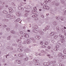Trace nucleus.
<instances>
[{
    "label": "nucleus",
    "mask_w": 66,
    "mask_h": 66,
    "mask_svg": "<svg viewBox=\"0 0 66 66\" xmlns=\"http://www.w3.org/2000/svg\"><path fill=\"white\" fill-rule=\"evenodd\" d=\"M58 43L59 45H64V42L63 41H59L58 42Z\"/></svg>",
    "instance_id": "f257e3e1"
},
{
    "label": "nucleus",
    "mask_w": 66,
    "mask_h": 66,
    "mask_svg": "<svg viewBox=\"0 0 66 66\" xmlns=\"http://www.w3.org/2000/svg\"><path fill=\"white\" fill-rule=\"evenodd\" d=\"M24 37L26 38H29V35L27 34H25L24 35Z\"/></svg>",
    "instance_id": "f03ea898"
},
{
    "label": "nucleus",
    "mask_w": 66,
    "mask_h": 66,
    "mask_svg": "<svg viewBox=\"0 0 66 66\" xmlns=\"http://www.w3.org/2000/svg\"><path fill=\"white\" fill-rule=\"evenodd\" d=\"M9 12L10 13H12L13 12V10L12 8L10 7L9 8Z\"/></svg>",
    "instance_id": "7ed1b4c3"
},
{
    "label": "nucleus",
    "mask_w": 66,
    "mask_h": 66,
    "mask_svg": "<svg viewBox=\"0 0 66 66\" xmlns=\"http://www.w3.org/2000/svg\"><path fill=\"white\" fill-rule=\"evenodd\" d=\"M51 0H45L44 3H46V4H47V2L50 3V2H51Z\"/></svg>",
    "instance_id": "20e7f679"
},
{
    "label": "nucleus",
    "mask_w": 66,
    "mask_h": 66,
    "mask_svg": "<svg viewBox=\"0 0 66 66\" xmlns=\"http://www.w3.org/2000/svg\"><path fill=\"white\" fill-rule=\"evenodd\" d=\"M16 61L17 63L19 64H20L21 63V61H20V60H16Z\"/></svg>",
    "instance_id": "39448f33"
},
{
    "label": "nucleus",
    "mask_w": 66,
    "mask_h": 66,
    "mask_svg": "<svg viewBox=\"0 0 66 66\" xmlns=\"http://www.w3.org/2000/svg\"><path fill=\"white\" fill-rule=\"evenodd\" d=\"M16 42L18 44H21V40L18 39L16 40Z\"/></svg>",
    "instance_id": "423d86ee"
},
{
    "label": "nucleus",
    "mask_w": 66,
    "mask_h": 66,
    "mask_svg": "<svg viewBox=\"0 0 66 66\" xmlns=\"http://www.w3.org/2000/svg\"><path fill=\"white\" fill-rule=\"evenodd\" d=\"M31 39L33 41V43H36V41H35V40L34 39V38H31Z\"/></svg>",
    "instance_id": "0eeeda50"
},
{
    "label": "nucleus",
    "mask_w": 66,
    "mask_h": 66,
    "mask_svg": "<svg viewBox=\"0 0 66 66\" xmlns=\"http://www.w3.org/2000/svg\"><path fill=\"white\" fill-rule=\"evenodd\" d=\"M56 30H58V31H61V28L59 27H56Z\"/></svg>",
    "instance_id": "6e6552de"
},
{
    "label": "nucleus",
    "mask_w": 66,
    "mask_h": 66,
    "mask_svg": "<svg viewBox=\"0 0 66 66\" xmlns=\"http://www.w3.org/2000/svg\"><path fill=\"white\" fill-rule=\"evenodd\" d=\"M55 34V32H51V33L50 34L51 36H53Z\"/></svg>",
    "instance_id": "1a4fd4ad"
},
{
    "label": "nucleus",
    "mask_w": 66,
    "mask_h": 66,
    "mask_svg": "<svg viewBox=\"0 0 66 66\" xmlns=\"http://www.w3.org/2000/svg\"><path fill=\"white\" fill-rule=\"evenodd\" d=\"M16 14L17 16H18L19 17V16H21V14L20 13L18 12L16 13Z\"/></svg>",
    "instance_id": "9d476101"
},
{
    "label": "nucleus",
    "mask_w": 66,
    "mask_h": 66,
    "mask_svg": "<svg viewBox=\"0 0 66 66\" xmlns=\"http://www.w3.org/2000/svg\"><path fill=\"white\" fill-rule=\"evenodd\" d=\"M26 42L27 44H29L30 43V40L29 39H28L26 40Z\"/></svg>",
    "instance_id": "9b49d317"
},
{
    "label": "nucleus",
    "mask_w": 66,
    "mask_h": 66,
    "mask_svg": "<svg viewBox=\"0 0 66 66\" xmlns=\"http://www.w3.org/2000/svg\"><path fill=\"white\" fill-rule=\"evenodd\" d=\"M61 57L62 59H65L66 58V56L65 55H63Z\"/></svg>",
    "instance_id": "f8f14e48"
},
{
    "label": "nucleus",
    "mask_w": 66,
    "mask_h": 66,
    "mask_svg": "<svg viewBox=\"0 0 66 66\" xmlns=\"http://www.w3.org/2000/svg\"><path fill=\"white\" fill-rule=\"evenodd\" d=\"M25 51H26V52H29L30 51V50L28 48H27L25 49Z\"/></svg>",
    "instance_id": "ddd939ff"
},
{
    "label": "nucleus",
    "mask_w": 66,
    "mask_h": 66,
    "mask_svg": "<svg viewBox=\"0 0 66 66\" xmlns=\"http://www.w3.org/2000/svg\"><path fill=\"white\" fill-rule=\"evenodd\" d=\"M3 13H4V14H7V12L6 11L4 10L3 11Z\"/></svg>",
    "instance_id": "4468645a"
},
{
    "label": "nucleus",
    "mask_w": 66,
    "mask_h": 66,
    "mask_svg": "<svg viewBox=\"0 0 66 66\" xmlns=\"http://www.w3.org/2000/svg\"><path fill=\"white\" fill-rule=\"evenodd\" d=\"M18 51L19 52H22L23 50H22L20 48H18L17 49Z\"/></svg>",
    "instance_id": "2eb2a0df"
},
{
    "label": "nucleus",
    "mask_w": 66,
    "mask_h": 66,
    "mask_svg": "<svg viewBox=\"0 0 66 66\" xmlns=\"http://www.w3.org/2000/svg\"><path fill=\"white\" fill-rule=\"evenodd\" d=\"M62 32V33H65L66 31L64 29V28H62L61 29Z\"/></svg>",
    "instance_id": "dca6fc26"
},
{
    "label": "nucleus",
    "mask_w": 66,
    "mask_h": 66,
    "mask_svg": "<svg viewBox=\"0 0 66 66\" xmlns=\"http://www.w3.org/2000/svg\"><path fill=\"white\" fill-rule=\"evenodd\" d=\"M24 61H27L28 60H29V59L28 58V57H26L24 59Z\"/></svg>",
    "instance_id": "f3484780"
},
{
    "label": "nucleus",
    "mask_w": 66,
    "mask_h": 66,
    "mask_svg": "<svg viewBox=\"0 0 66 66\" xmlns=\"http://www.w3.org/2000/svg\"><path fill=\"white\" fill-rule=\"evenodd\" d=\"M36 38L37 39H39L40 38V36H37L36 37Z\"/></svg>",
    "instance_id": "a211bd4d"
},
{
    "label": "nucleus",
    "mask_w": 66,
    "mask_h": 66,
    "mask_svg": "<svg viewBox=\"0 0 66 66\" xmlns=\"http://www.w3.org/2000/svg\"><path fill=\"white\" fill-rule=\"evenodd\" d=\"M6 17H7L8 18H10L11 17V14H7Z\"/></svg>",
    "instance_id": "6ab92c4d"
},
{
    "label": "nucleus",
    "mask_w": 66,
    "mask_h": 66,
    "mask_svg": "<svg viewBox=\"0 0 66 66\" xmlns=\"http://www.w3.org/2000/svg\"><path fill=\"white\" fill-rule=\"evenodd\" d=\"M18 46L19 48H22L23 47V46L21 45H19Z\"/></svg>",
    "instance_id": "aec40b11"
},
{
    "label": "nucleus",
    "mask_w": 66,
    "mask_h": 66,
    "mask_svg": "<svg viewBox=\"0 0 66 66\" xmlns=\"http://www.w3.org/2000/svg\"><path fill=\"white\" fill-rule=\"evenodd\" d=\"M11 37L12 36H10L7 38V39H8V40H10V39H11Z\"/></svg>",
    "instance_id": "412c9836"
},
{
    "label": "nucleus",
    "mask_w": 66,
    "mask_h": 66,
    "mask_svg": "<svg viewBox=\"0 0 66 66\" xmlns=\"http://www.w3.org/2000/svg\"><path fill=\"white\" fill-rule=\"evenodd\" d=\"M49 6H48L46 5V8H45V9H46V10H49Z\"/></svg>",
    "instance_id": "4be33fe9"
},
{
    "label": "nucleus",
    "mask_w": 66,
    "mask_h": 66,
    "mask_svg": "<svg viewBox=\"0 0 66 66\" xmlns=\"http://www.w3.org/2000/svg\"><path fill=\"white\" fill-rule=\"evenodd\" d=\"M11 33H12V34H15V31L14 30H11Z\"/></svg>",
    "instance_id": "5701e85b"
},
{
    "label": "nucleus",
    "mask_w": 66,
    "mask_h": 66,
    "mask_svg": "<svg viewBox=\"0 0 66 66\" xmlns=\"http://www.w3.org/2000/svg\"><path fill=\"white\" fill-rule=\"evenodd\" d=\"M62 55V53H59L58 54V56H61Z\"/></svg>",
    "instance_id": "b1692460"
},
{
    "label": "nucleus",
    "mask_w": 66,
    "mask_h": 66,
    "mask_svg": "<svg viewBox=\"0 0 66 66\" xmlns=\"http://www.w3.org/2000/svg\"><path fill=\"white\" fill-rule=\"evenodd\" d=\"M55 5H56V6H59V5H60V3H56L55 4Z\"/></svg>",
    "instance_id": "393cba45"
},
{
    "label": "nucleus",
    "mask_w": 66,
    "mask_h": 66,
    "mask_svg": "<svg viewBox=\"0 0 66 66\" xmlns=\"http://www.w3.org/2000/svg\"><path fill=\"white\" fill-rule=\"evenodd\" d=\"M10 46H7L6 47V49L7 50H10Z\"/></svg>",
    "instance_id": "a878e982"
},
{
    "label": "nucleus",
    "mask_w": 66,
    "mask_h": 66,
    "mask_svg": "<svg viewBox=\"0 0 66 66\" xmlns=\"http://www.w3.org/2000/svg\"><path fill=\"white\" fill-rule=\"evenodd\" d=\"M40 35H44V32L43 31H41L40 32Z\"/></svg>",
    "instance_id": "bb28decb"
},
{
    "label": "nucleus",
    "mask_w": 66,
    "mask_h": 66,
    "mask_svg": "<svg viewBox=\"0 0 66 66\" xmlns=\"http://www.w3.org/2000/svg\"><path fill=\"white\" fill-rule=\"evenodd\" d=\"M30 19H31L29 17H28L27 19V20H28V21H29L30 20Z\"/></svg>",
    "instance_id": "cd10ccee"
},
{
    "label": "nucleus",
    "mask_w": 66,
    "mask_h": 66,
    "mask_svg": "<svg viewBox=\"0 0 66 66\" xmlns=\"http://www.w3.org/2000/svg\"><path fill=\"white\" fill-rule=\"evenodd\" d=\"M63 53L64 54H66V50H64L63 51Z\"/></svg>",
    "instance_id": "c85d7f7f"
},
{
    "label": "nucleus",
    "mask_w": 66,
    "mask_h": 66,
    "mask_svg": "<svg viewBox=\"0 0 66 66\" xmlns=\"http://www.w3.org/2000/svg\"><path fill=\"white\" fill-rule=\"evenodd\" d=\"M36 30L35 29H34L32 30V32L34 33H36Z\"/></svg>",
    "instance_id": "c756f323"
},
{
    "label": "nucleus",
    "mask_w": 66,
    "mask_h": 66,
    "mask_svg": "<svg viewBox=\"0 0 66 66\" xmlns=\"http://www.w3.org/2000/svg\"><path fill=\"white\" fill-rule=\"evenodd\" d=\"M41 47L43 48H46V46L43 45L41 46Z\"/></svg>",
    "instance_id": "7c9ffc66"
},
{
    "label": "nucleus",
    "mask_w": 66,
    "mask_h": 66,
    "mask_svg": "<svg viewBox=\"0 0 66 66\" xmlns=\"http://www.w3.org/2000/svg\"><path fill=\"white\" fill-rule=\"evenodd\" d=\"M6 30H7V31H10V29L9 28H6Z\"/></svg>",
    "instance_id": "2f4dec72"
},
{
    "label": "nucleus",
    "mask_w": 66,
    "mask_h": 66,
    "mask_svg": "<svg viewBox=\"0 0 66 66\" xmlns=\"http://www.w3.org/2000/svg\"><path fill=\"white\" fill-rule=\"evenodd\" d=\"M55 3H56V1H53L52 2V4L53 5H54V4H55Z\"/></svg>",
    "instance_id": "473e14b6"
},
{
    "label": "nucleus",
    "mask_w": 66,
    "mask_h": 66,
    "mask_svg": "<svg viewBox=\"0 0 66 66\" xmlns=\"http://www.w3.org/2000/svg\"><path fill=\"white\" fill-rule=\"evenodd\" d=\"M44 44L45 45H47L48 44V43L47 42H45L44 43Z\"/></svg>",
    "instance_id": "72a5a7b5"
},
{
    "label": "nucleus",
    "mask_w": 66,
    "mask_h": 66,
    "mask_svg": "<svg viewBox=\"0 0 66 66\" xmlns=\"http://www.w3.org/2000/svg\"><path fill=\"white\" fill-rule=\"evenodd\" d=\"M58 50H59V49H58V48H55L54 49V50L55 51H57Z\"/></svg>",
    "instance_id": "f704fd0d"
},
{
    "label": "nucleus",
    "mask_w": 66,
    "mask_h": 66,
    "mask_svg": "<svg viewBox=\"0 0 66 66\" xmlns=\"http://www.w3.org/2000/svg\"><path fill=\"white\" fill-rule=\"evenodd\" d=\"M51 62H52V63L53 64L54 63H55L56 61H51Z\"/></svg>",
    "instance_id": "c9c22d12"
},
{
    "label": "nucleus",
    "mask_w": 66,
    "mask_h": 66,
    "mask_svg": "<svg viewBox=\"0 0 66 66\" xmlns=\"http://www.w3.org/2000/svg\"><path fill=\"white\" fill-rule=\"evenodd\" d=\"M23 56V55L22 54H20V57H22Z\"/></svg>",
    "instance_id": "e433bc0d"
},
{
    "label": "nucleus",
    "mask_w": 66,
    "mask_h": 66,
    "mask_svg": "<svg viewBox=\"0 0 66 66\" xmlns=\"http://www.w3.org/2000/svg\"><path fill=\"white\" fill-rule=\"evenodd\" d=\"M46 5H44L43 6V7L44 9H46Z\"/></svg>",
    "instance_id": "4c0bfd02"
},
{
    "label": "nucleus",
    "mask_w": 66,
    "mask_h": 66,
    "mask_svg": "<svg viewBox=\"0 0 66 66\" xmlns=\"http://www.w3.org/2000/svg\"><path fill=\"white\" fill-rule=\"evenodd\" d=\"M57 37H58L57 36H54V38H55V39H56V38H57Z\"/></svg>",
    "instance_id": "58836bf2"
},
{
    "label": "nucleus",
    "mask_w": 66,
    "mask_h": 66,
    "mask_svg": "<svg viewBox=\"0 0 66 66\" xmlns=\"http://www.w3.org/2000/svg\"><path fill=\"white\" fill-rule=\"evenodd\" d=\"M60 20H62V21H64V19L63 18H60Z\"/></svg>",
    "instance_id": "ea45409f"
},
{
    "label": "nucleus",
    "mask_w": 66,
    "mask_h": 66,
    "mask_svg": "<svg viewBox=\"0 0 66 66\" xmlns=\"http://www.w3.org/2000/svg\"><path fill=\"white\" fill-rule=\"evenodd\" d=\"M44 65H45V66H47V65H48V63H47V62L45 63L44 64Z\"/></svg>",
    "instance_id": "a19ab883"
},
{
    "label": "nucleus",
    "mask_w": 66,
    "mask_h": 66,
    "mask_svg": "<svg viewBox=\"0 0 66 66\" xmlns=\"http://www.w3.org/2000/svg\"><path fill=\"white\" fill-rule=\"evenodd\" d=\"M34 10H33L32 11V14H35V13H34Z\"/></svg>",
    "instance_id": "79ce46f5"
},
{
    "label": "nucleus",
    "mask_w": 66,
    "mask_h": 66,
    "mask_svg": "<svg viewBox=\"0 0 66 66\" xmlns=\"http://www.w3.org/2000/svg\"><path fill=\"white\" fill-rule=\"evenodd\" d=\"M59 36L61 38H63V36H62V35L61 34L59 35Z\"/></svg>",
    "instance_id": "37998d69"
},
{
    "label": "nucleus",
    "mask_w": 66,
    "mask_h": 66,
    "mask_svg": "<svg viewBox=\"0 0 66 66\" xmlns=\"http://www.w3.org/2000/svg\"><path fill=\"white\" fill-rule=\"evenodd\" d=\"M21 7H22L21 6H19L18 7V9H19V10H21Z\"/></svg>",
    "instance_id": "c03bdc74"
},
{
    "label": "nucleus",
    "mask_w": 66,
    "mask_h": 66,
    "mask_svg": "<svg viewBox=\"0 0 66 66\" xmlns=\"http://www.w3.org/2000/svg\"><path fill=\"white\" fill-rule=\"evenodd\" d=\"M11 17H12V18H15V16L14 15H12Z\"/></svg>",
    "instance_id": "a18cd8bd"
},
{
    "label": "nucleus",
    "mask_w": 66,
    "mask_h": 66,
    "mask_svg": "<svg viewBox=\"0 0 66 66\" xmlns=\"http://www.w3.org/2000/svg\"><path fill=\"white\" fill-rule=\"evenodd\" d=\"M13 50V47H10V50Z\"/></svg>",
    "instance_id": "49530a36"
},
{
    "label": "nucleus",
    "mask_w": 66,
    "mask_h": 66,
    "mask_svg": "<svg viewBox=\"0 0 66 66\" xmlns=\"http://www.w3.org/2000/svg\"><path fill=\"white\" fill-rule=\"evenodd\" d=\"M48 49H50V48H51V47L50 46H49L47 47Z\"/></svg>",
    "instance_id": "de8ad7c7"
},
{
    "label": "nucleus",
    "mask_w": 66,
    "mask_h": 66,
    "mask_svg": "<svg viewBox=\"0 0 66 66\" xmlns=\"http://www.w3.org/2000/svg\"><path fill=\"white\" fill-rule=\"evenodd\" d=\"M49 29V27L48 26L47 27H46V30H48Z\"/></svg>",
    "instance_id": "09e8293b"
},
{
    "label": "nucleus",
    "mask_w": 66,
    "mask_h": 66,
    "mask_svg": "<svg viewBox=\"0 0 66 66\" xmlns=\"http://www.w3.org/2000/svg\"><path fill=\"white\" fill-rule=\"evenodd\" d=\"M43 42L41 41L40 42V44L41 45H43Z\"/></svg>",
    "instance_id": "8fccbe9b"
},
{
    "label": "nucleus",
    "mask_w": 66,
    "mask_h": 66,
    "mask_svg": "<svg viewBox=\"0 0 66 66\" xmlns=\"http://www.w3.org/2000/svg\"><path fill=\"white\" fill-rule=\"evenodd\" d=\"M56 19H57V20H58V19H60V17H56Z\"/></svg>",
    "instance_id": "3c124183"
},
{
    "label": "nucleus",
    "mask_w": 66,
    "mask_h": 66,
    "mask_svg": "<svg viewBox=\"0 0 66 66\" xmlns=\"http://www.w3.org/2000/svg\"><path fill=\"white\" fill-rule=\"evenodd\" d=\"M18 25H16L15 26V27L16 28H18Z\"/></svg>",
    "instance_id": "603ef678"
},
{
    "label": "nucleus",
    "mask_w": 66,
    "mask_h": 66,
    "mask_svg": "<svg viewBox=\"0 0 66 66\" xmlns=\"http://www.w3.org/2000/svg\"><path fill=\"white\" fill-rule=\"evenodd\" d=\"M13 46H16L17 45H16V44H13Z\"/></svg>",
    "instance_id": "864d4df0"
},
{
    "label": "nucleus",
    "mask_w": 66,
    "mask_h": 66,
    "mask_svg": "<svg viewBox=\"0 0 66 66\" xmlns=\"http://www.w3.org/2000/svg\"><path fill=\"white\" fill-rule=\"evenodd\" d=\"M21 11H23L24 10V9L23 8L21 7Z\"/></svg>",
    "instance_id": "5fc2aeb1"
},
{
    "label": "nucleus",
    "mask_w": 66,
    "mask_h": 66,
    "mask_svg": "<svg viewBox=\"0 0 66 66\" xmlns=\"http://www.w3.org/2000/svg\"><path fill=\"white\" fill-rule=\"evenodd\" d=\"M17 20L18 21H19L20 20V18H18L17 19Z\"/></svg>",
    "instance_id": "6e6d98bb"
},
{
    "label": "nucleus",
    "mask_w": 66,
    "mask_h": 66,
    "mask_svg": "<svg viewBox=\"0 0 66 66\" xmlns=\"http://www.w3.org/2000/svg\"><path fill=\"white\" fill-rule=\"evenodd\" d=\"M12 5H13V6H15V4H14L13 3H12Z\"/></svg>",
    "instance_id": "4d7b16f0"
},
{
    "label": "nucleus",
    "mask_w": 66,
    "mask_h": 66,
    "mask_svg": "<svg viewBox=\"0 0 66 66\" xmlns=\"http://www.w3.org/2000/svg\"><path fill=\"white\" fill-rule=\"evenodd\" d=\"M2 27V25L1 23H0V27Z\"/></svg>",
    "instance_id": "13d9d810"
},
{
    "label": "nucleus",
    "mask_w": 66,
    "mask_h": 66,
    "mask_svg": "<svg viewBox=\"0 0 66 66\" xmlns=\"http://www.w3.org/2000/svg\"><path fill=\"white\" fill-rule=\"evenodd\" d=\"M44 51L43 50H42L41 51V52H42V53H44Z\"/></svg>",
    "instance_id": "bf43d9fd"
},
{
    "label": "nucleus",
    "mask_w": 66,
    "mask_h": 66,
    "mask_svg": "<svg viewBox=\"0 0 66 66\" xmlns=\"http://www.w3.org/2000/svg\"><path fill=\"white\" fill-rule=\"evenodd\" d=\"M34 29H37V27H36V26H34V27H33Z\"/></svg>",
    "instance_id": "052dcab7"
},
{
    "label": "nucleus",
    "mask_w": 66,
    "mask_h": 66,
    "mask_svg": "<svg viewBox=\"0 0 66 66\" xmlns=\"http://www.w3.org/2000/svg\"><path fill=\"white\" fill-rule=\"evenodd\" d=\"M52 66H56V65L55 64H53L52 65Z\"/></svg>",
    "instance_id": "680f3d73"
},
{
    "label": "nucleus",
    "mask_w": 66,
    "mask_h": 66,
    "mask_svg": "<svg viewBox=\"0 0 66 66\" xmlns=\"http://www.w3.org/2000/svg\"><path fill=\"white\" fill-rule=\"evenodd\" d=\"M34 62H36V60L35 59L34 60Z\"/></svg>",
    "instance_id": "e2e57ef3"
},
{
    "label": "nucleus",
    "mask_w": 66,
    "mask_h": 66,
    "mask_svg": "<svg viewBox=\"0 0 66 66\" xmlns=\"http://www.w3.org/2000/svg\"><path fill=\"white\" fill-rule=\"evenodd\" d=\"M4 20L5 21H7V19H5Z\"/></svg>",
    "instance_id": "0e129e2a"
},
{
    "label": "nucleus",
    "mask_w": 66,
    "mask_h": 66,
    "mask_svg": "<svg viewBox=\"0 0 66 66\" xmlns=\"http://www.w3.org/2000/svg\"><path fill=\"white\" fill-rule=\"evenodd\" d=\"M20 33L21 34H23V32L22 31H20Z\"/></svg>",
    "instance_id": "69168bd1"
},
{
    "label": "nucleus",
    "mask_w": 66,
    "mask_h": 66,
    "mask_svg": "<svg viewBox=\"0 0 66 66\" xmlns=\"http://www.w3.org/2000/svg\"><path fill=\"white\" fill-rule=\"evenodd\" d=\"M56 48H59V46L58 45H56Z\"/></svg>",
    "instance_id": "338daca9"
},
{
    "label": "nucleus",
    "mask_w": 66,
    "mask_h": 66,
    "mask_svg": "<svg viewBox=\"0 0 66 66\" xmlns=\"http://www.w3.org/2000/svg\"><path fill=\"white\" fill-rule=\"evenodd\" d=\"M40 63H37V65H40Z\"/></svg>",
    "instance_id": "774afa93"
}]
</instances>
